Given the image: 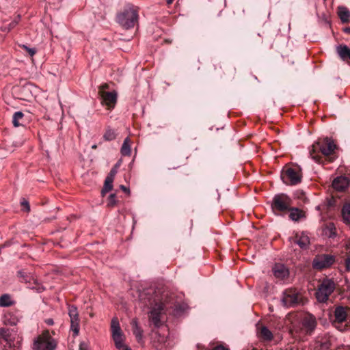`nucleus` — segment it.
<instances>
[{
    "label": "nucleus",
    "instance_id": "obj_24",
    "mask_svg": "<svg viewBox=\"0 0 350 350\" xmlns=\"http://www.w3.org/2000/svg\"><path fill=\"white\" fill-rule=\"evenodd\" d=\"M287 211L289 212V218L294 221H297L304 217V212L298 208H292L291 206L290 209Z\"/></svg>",
    "mask_w": 350,
    "mask_h": 350
},
{
    "label": "nucleus",
    "instance_id": "obj_34",
    "mask_svg": "<svg viewBox=\"0 0 350 350\" xmlns=\"http://www.w3.org/2000/svg\"><path fill=\"white\" fill-rule=\"evenodd\" d=\"M20 47L25 50L31 57H33L36 53L35 48H30L25 44H21Z\"/></svg>",
    "mask_w": 350,
    "mask_h": 350
},
{
    "label": "nucleus",
    "instance_id": "obj_1",
    "mask_svg": "<svg viewBox=\"0 0 350 350\" xmlns=\"http://www.w3.org/2000/svg\"><path fill=\"white\" fill-rule=\"evenodd\" d=\"M336 148V146L334 141L331 138L325 137L312 144L310 148V155L315 162L321 163L322 155L329 157L334 152Z\"/></svg>",
    "mask_w": 350,
    "mask_h": 350
},
{
    "label": "nucleus",
    "instance_id": "obj_36",
    "mask_svg": "<svg viewBox=\"0 0 350 350\" xmlns=\"http://www.w3.org/2000/svg\"><path fill=\"white\" fill-rule=\"evenodd\" d=\"M21 205L23 206L24 209L26 211H29L30 206H29V202L27 200L23 199V201H21Z\"/></svg>",
    "mask_w": 350,
    "mask_h": 350
},
{
    "label": "nucleus",
    "instance_id": "obj_35",
    "mask_svg": "<svg viewBox=\"0 0 350 350\" xmlns=\"http://www.w3.org/2000/svg\"><path fill=\"white\" fill-rule=\"evenodd\" d=\"M116 194H114V193H111L109 196V199H108V206H113L116 204Z\"/></svg>",
    "mask_w": 350,
    "mask_h": 350
},
{
    "label": "nucleus",
    "instance_id": "obj_44",
    "mask_svg": "<svg viewBox=\"0 0 350 350\" xmlns=\"http://www.w3.org/2000/svg\"><path fill=\"white\" fill-rule=\"evenodd\" d=\"M343 31H344L345 33H346L347 34H350V26L344 28Z\"/></svg>",
    "mask_w": 350,
    "mask_h": 350
},
{
    "label": "nucleus",
    "instance_id": "obj_6",
    "mask_svg": "<svg viewBox=\"0 0 350 350\" xmlns=\"http://www.w3.org/2000/svg\"><path fill=\"white\" fill-rule=\"evenodd\" d=\"M292 199L284 193L275 195L271 202V208L275 215L287 212L292 205Z\"/></svg>",
    "mask_w": 350,
    "mask_h": 350
},
{
    "label": "nucleus",
    "instance_id": "obj_40",
    "mask_svg": "<svg viewBox=\"0 0 350 350\" xmlns=\"http://www.w3.org/2000/svg\"><path fill=\"white\" fill-rule=\"evenodd\" d=\"M109 88V85L107 83L103 84L100 85L99 89V94L101 95V91H106L105 90Z\"/></svg>",
    "mask_w": 350,
    "mask_h": 350
},
{
    "label": "nucleus",
    "instance_id": "obj_48",
    "mask_svg": "<svg viewBox=\"0 0 350 350\" xmlns=\"http://www.w3.org/2000/svg\"><path fill=\"white\" fill-rule=\"evenodd\" d=\"M92 148H93V149H96V145H93V146H92Z\"/></svg>",
    "mask_w": 350,
    "mask_h": 350
},
{
    "label": "nucleus",
    "instance_id": "obj_9",
    "mask_svg": "<svg viewBox=\"0 0 350 350\" xmlns=\"http://www.w3.org/2000/svg\"><path fill=\"white\" fill-rule=\"evenodd\" d=\"M335 256L331 254H319L312 260V267L317 270H323L330 267L335 262Z\"/></svg>",
    "mask_w": 350,
    "mask_h": 350
},
{
    "label": "nucleus",
    "instance_id": "obj_42",
    "mask_svg": "<svg viewBox=\"0 0 350 350\" xmlns=\"http://www.w3.org/2000/svg\"><path fill=\"white\" fill-rule=\"evenodd\" d=\"M46 323L49 325H53L54 324V321L52 319H47L45 321Z\"/></svg>",
    "mask_w": 350,
    "mask_h": 350
},
{
    "label": "nucleus",
    "instance_id": "obj_10",
    "mask_svg": "<svg viewBox=\"0 0 350 350\" xmlns=\"http://www.w3.org/2000/svg\"><path fill=\"white\" fill-rule=\"evenodd\" d=\"M281 178L286 185H296L301 183V174L299 171L288 167L282 172Z\"/></svg>",
    "mask_w": 350,
    "mask_h": 350
},
{
    "label": "nucleus",
    "instance_id": "obj_43",
    "mask_svg": "<svg viewBox=\"0 0 350 350\" xmlns=\"http://www.w3.org/2000/svg\"><path fill=\"white\" fill-rule=\"evenodd\" d=\"M120 189H121L123 191H124V192H126V193H129V189L126 187H125L124 185H120Z\"/></svg>",
    "mask_w": 350,
    "mask_h": 350
},
{
    "label": "nucleus",
    "instance_id": "obj_14",
    "mask_svg": "<svg viewBox=\"0 0 350 350\" xmlns=\"http://www.w3.org/2000/svg\"><path fill=\"white\" fill-rule=\"evenodd\" d=\"M18 275L21 278V282H24L27 284H29L28 288L35 289L38 293L44 291L45 288L43 286V285L40 284L37 279H36L31 274L20 271L18 272Z\"/></svg>",
    "mask_w": 350,
    "mask_h": 350
},
{
    "label": "nucleus",
    "instance_id": "obj_13",
    "mask_svg": "<svg viewBox=\"0 0 350 350\" xmlns=\"http://www.w3.org/2000/svg\"><path fill=\"white\" fill-rule=\"evenodd\" d=\"M111 328L112 332V338L114 341L116 347L118 349L121 350L124 347H126L124 344V339L121 329L119 325V322L117 319H112Z\"/></svg>",
    "mask_w": 350,
    "mask_h": 350
},
{
    "label": "nucleus",
    "instance_id": "obj_22",
    "mask_svg": "<svg viewBox=\"0 0 350 350\" xmlns=\"http://www.w3.org/2000/svg\"><path fill=\"white\" fill-rule=\"evenodd\" d=\"M131 325L133 329V334L135 335L138 342H141L143 339V330L138 324L136 319H133L131 321Z\"/></svg>",
    "mask_w": 350,
    "mask_h": 350
},
{
    "label": "nucleus",
    "instance_id": "obj_46",
    "mask_svg": "<svg viewBox=\"0 0 350 350\" xmlns=\"http://www.w3.org/2000/svg\"><path fill=\"white\" fill-rule=\"evenodd\" d=\"M16 321H15V320H13V321H10V323L11 325H15V324H16Z\"/></svg>",
    "mask_w": 350,
    "mask_h": 350
},
{
    "label": "nucleus",
    "instance_id": "obj_11",
    "mask_svg": "<svg viewBox=\"0 0 350 350\" xmlns=\"http://www.w3.org/2000/svg\"><path fill=\"white\" fill-rule=\"evenodd\" d=\"M68 314L70 319V330L72 332L74 337L79 335L80 326H79V317L77 307L75 305H68Z\"/></svg>",
    "mask_w": 350,
    "mask_h": 350
},
{
    "label": "nucleus",
    "instance_id": "obj_19",
    "mask_svg": "<svg viewBox=\"0 0 350 350\" xmlns=\"http://www.w3.org/2000/svg\"><path fill=\"white\" fill-rule=\"evenodd\" d=\"M336 52L342 60L350 63V48L345 44H340L336 46Z\"/></svg>",
    "mask_w": 350,
    "mask_h": 350
},
{
    "label": "nucleus",
    "instance_id": "obj_25",
    "mask_svg": "<svg viewBox=\"0 0 350 350\" xmlns=\"http://www.w3.org/2000/svg\"><path fill=\"white\" fill-rule=\"evenodd\" d=\"M338 15L342 23L349 22L350 18V12L347 8L342 6L338 7Z\"/></svg>",
    "mask_w": 350,
    "mask_h": 350
},
{
    "label": "nucleus",
    "instance_id": "obj_18",
    "mask_svg": "<svg viewBox=\"0 0 350 350\" xmlns=\"http://www.w3.org/2000/svg\"><path fill=\"white\" fill-rule=\"evenodd\" d=\"M273 272L275 277L279 279H284L289 275L288 268L283 264H275L273 268Z\"/></svg>",
    "mask_w": 350,
    "mask_h": 350
},
{
    "label": "nucleus",
    "instance_id": "obj_20",
    "mask_svg": "<svg viewBox=\"0 0 350 350\" xmlns=\"http://www.w3.org/2000/svg\"><path fill=\"white\" fill-rule=\"evenodd\" d=\"M349 184V181L347 177L339 176L333 180L332 186L336 190L343 191L348 187Z\"/></svg>",
    "mask_w": 350,
    "mask_h": 350
},
{
    "label": "nucleus",
    "instance_id": "obj_30",
    "mask_svg": "<svg viewBox=\"0 0 350 350\" xmlns=\"http://www.w3.org/2000/svg\"><path fill=\"white\" fill-rule=\"evenodd\" d=\"M113 178L109 176H107L105 180L103 188L102 189L101 193L104 196L106 193L111 191L113 188Z\"/></svg>",
    "mask_w": 350,
    "mask_h": 350
},
{
    "label": "nucleus",
    "instance_id": "obj_12",
    "mask_svg": "<svg viewBox=\"0 0 350 350\" xmlns=\"http://www.w3.org/2000/svg\"><path fill=\"white\" fill-rule=\"evenodd\" d=\"M282 301L287 308L295 307L300 302V297L296 290L288 288L284 291Z\"/></svg>",
    "mask_w": 350,
    "mask_h": 350
},
{
    "label": "nucleus",
    "instance_id": "obj_28",
    "mask_svg": "<svg viewBox=\"0 0 350 350\" xmlns=\"http://www.w3.org/2000/svg\"><path fill=\"white\" fill-rule=\"evenodd\" d=\"M341 215L344 222L350 224V202L345 203L343 205Z\"/></svg>",
    "mask_w": 350,
    "mask_h": 350
},
{
    "label": "nucleus",
    "instance_id": "obj_15",
    "mask_svg": "<svg viewBox=\"0 0 350 350\" xmlns=\"http://www.w3.org/2000/svg\"><path fill=\"white\" fill-rule=\"evenodd\" d=\"M103 104L107 106L108 109H113L117 103L118 94L116 91L107 92L101 91V95Z\"/></svg>",
    "mask_w": 350,
    "mask_h": 350
},
{
    "label": "nucleus",
    "instance_id": "obj_39",
    "mask_svg": "<svg viewBox=\"0 0 350 350\" xmlns=\"http://www.w3.org/2000/svg\"><path fill=\"white\" fill-rule=\"evenodd\" d=\"M329 348V345L327 342H323L321 345L320 350H327Z\"/></svg>",
    "mask_w": 350,
    "mask_h": 350
},
{
    "label": "nucleus",
    "instance_id": "obj_3",
    "mask_svg": "<svg viewBox=\"0 0 350 350\" xmlns=\"http://www.w3.org/2000/svg\"><path fill=\"white\" fill-rule=\"evenodd\" d=\"M146 294L144 293L139 294V299L143 301L145 306L151 307L150 311L149 319L156 327H159L162 325L161 321V315L163 310V305L161 303H157L152 299V296H149L146 301L144 297Z\"/></svg>",
    "mask_w": 350,
    "mask_h": 350
},
{
    "label": "nucleus",
    "instance_id": "obj_31",
    "mask_svg": "<svg viewBox=\"0 0 350 350\" xmlns=\"http://www.w3.org/2000/svg\"><path fill=\"white\" fill-rule=\"evenodd\" d=\"M14 304L10 295L4 294L0 297V306L8 307Z\"/></svg>",
    "mask_w": 350,
    "mask_h": 350
},
{
    "label": "nucleus",
    "instance_id": "obj_8",
    "mask_svg": "<svg viewBox=\"0 0 350 350\" xmlns=\"http://www.w3.org/2000/svg\"><path fill=\"white\" fill-rule=\"evenodd\" d=\"M349 308L344 306H337L335 308L334 311V323L336 325V327L340 329V331H345L350 327V325H347L345 324L342 325V324L346 322L348 319V311Z\"/></svg>",
    "mask_w": 350,
    "mask_h": 350
},
{
    "label": "nucleus",
    "instance_id": "obj_29",
    "mask_svg": "<svg viewBox=\"0 0 350 350\" xmlns=\"http://www.w3.org/2000/svg\"><path fill=\"white\" fill-rule=\"evenodd\" d=\"M24 118V113L22 111H16L13 114L12 116V124L14 127H18L23 125L21 122Z\"/></svg>",
    "mask_w": 350,
    "mask_h": 350
},
{
    "label": "nucleus",
    "instance_id": "obj_23",
    "mask_svg": "<svg viewBox=\"0 0 350 350\" xmlns=\"http://www.w3.org/2000/svg\"><path fill=\"white\" fill-rule=\"evenodd\" d=\"M21 15L18 14L16 16L10 23H3V25L1 27V31L4 32L10 31L18 24V23L21 21Z\"/></svg>",
    "mask_w": 350,
    "mask_h": 350
},
{
    "label": "nucleus",
    "instance_id": "obj_38",
    "mask_svg": "<svg viewBox=\"0 0 350 350\" xmlns=\"http://www.w3.org/2000/svg\"><path fill=\"white\" fill-rule=\"evenodd\" d=\"M79 350H88V345L85 342H81L79 345Z\"/></svg>",
    "mask_w": 350,
    "mask_h": 350
},
{
    "label": "nucleus",
    "instance_id": "obj_26",
    "mask_svg": "<svg viewBox=\"0 0 350 350\" xmlns=\"http://www.w3.org/2000/svg\"><path fill=\"white\" fill-rule=\"evenodd\" d=\"M154 342H156V340H157L158 342V345H155V347L157 349H159V350H161L163 347H166L167 345H165V343L167 342V337H165V336H161L160 334H159L158 332H155L154 334Z\"/></svg>",
    "mask_w": 350,
    "mask_h": 350
},
{
    "label": "nucleus",
    "instance_id": "obj_47",
    "mask_svg": "<svg viewBox=\"0 0 350 350\" xmlns=\"http://www.w3.org/2000/svg\"><path fill=\"white\" fill-rule=\"evenodd\" d=\"M174 0H167V4H171L173 2Z\"/></svg>",
    "mask_w": 350,
    "mask_h": 350
},
{
    "label": "nucleus",
    "instance_id": "obj_4",
    "mask_svg": "<svg viewBox=\"0 0 350 350\" xmlns=\"http://www.w3.org/2000/svg\"><path fill=\"white\" fill-rule=\"evenodd\" d=\"M57 347L56 340L51 336L49 331L45 330L34 339L33 350H55Z\"/></svg>",
    "mask_w": 350,
    "mask_h": 350
},
{
    "label": "nucleus",
    "instance_id": "obj_7",
    "mask_svg": "<svg viewBox=\"0 0 350 350\" xmlns=\"http://www.w3.org/2000/svg\"><path fill=\"white\" fill-rule=\"evenodd\" d=\"M0 338L3 340V350H21V340L18 337H11L8 329L0 328Z\"/></svg>",
    "mask_w": 350,
    "mask_h": 350
},
{
    "label": "nucleus",
    "instance_id": "obj_37",
    "mask_svg": "<svg viewBox=\"0 0 350 350\" xmlns=\"http://www.w3.org/2000/svg\"><path fill=\"white\" fill-rule=\"evenodd\" d=\"M345 267L347 271H350V257H347L345 260Z\"/></svg>",
    "mask_w": 350,
    "mask_h": 350
},
{
    "label": "nucleus",
    "instance_id": "obj_17",
    "mask_svg": "<svg viewBox=\"0 0 350 350\" xmlns=\"http://www.w3.org/2000/svg\"><path fill=\"white\" fill-rule=\"evenodd\" d=\"M290 241L299 245L302 250L308 249L310 245L309 237L304 232L297 233L295 237L290 238Z\"/></svg>",
    "mask_w": 350,
    "mask_h": 350
},
{
    "label": "nucleus",
    "instance_id": "obj_21",
    "mask_svg": "<svg viewBox=\"0 0 350 350\" xmlns=\"http://www.w3.org/2000/svg\"><path fill=\"white\" fill-rule=\"evenodd\" d=\"M258 338L265 342H270L273 339V333L266 326L260 327L257 332Z\"/></svg>",
    "mask_w": 350,
    "mask_h": 350
},
{
    "label": "nucleus",
    "instance_id": "obj_41",
    "mask_svg": "<svg viewBox=\"0 0 350 350\" xmlns=\"http://www.w3.org/2000/svg\"><path fill=\"white\" fill-rule=\"evenodd\" d=\"M212 350H229L228 348L222 346V345H218L213 348Z\"/></svg>",
    "mask_w": 350,
    "mask_h": 350
},
{
    "label": "nucleus",
    "instance_id": "obj_33",
    "mask_svg": "<svg viewBox=\"0 0 350 350\" xmlns=\"http://www.w3.org/2000/svg\"><path fill=\"white\" fill-rule=\"evenodd\" d=\"M121 163H122V161L121 160H119L115 165L114 166L112 167V169L110 170V172L109 173V174L107 175L109 177H111L113 178H114V176H116V174H117L118 172V168L120 167L121 165Z\"/></svg>",
    "mask_w": 350,
    "mask_h": 350
},
{
    "label": "nucleus",
    "instance_id": "obj_32",
    "mask_svg": "<svg viewBox=\"0 0 350 350\" xmlns=\"http://www.w3.org/2000/svg\"><path fill=\"white\" fill-rule=\"evenodd\" d=\"M116 137V133L112 129L108 128L103 135V139L105 141H112Z\"/></svg>",
    "mask_w": 350,
    "mask_h": 350
},
{
    "label": "nucleus",
    "instance_id": "obj_2",
    "mask_svg": "<svg viewBox=\"0 0 350 350\" xmlns=\"http://www.w3.org/2000/svg\"><path fill=\"white\" fill-rule=\"evenodd\" d=\"M138 10L133 5H126L116 17L117 22L126 29L134 27L138 23Z\"/></svg>",
    "mask_w": 350,
    "mask_h": 350
},
{
    "label": "nucleus",
    "instance_id": "obj_16",
    "mask_svg": "<svg viewBox=\"0 0 350 350\" xmlns=\"http://www.w3.org/2000/svg\"><path fill=\"white\" fill-rule=\"evenodd\" d=\"M302 328L307 334H311L317 326L315 317L311 314H307L301 319Z\"/></svg>",
    "mask_w": 350,
    "mask_h": 350
},
{
    "label": "nucleus",
    "instance_id": "obj_45",
    "mask_svg": "<svg viewBox=\"0 0 350 350\" xmlns=\"http://www.w3.org/2000/svg\"><path fill=\"white\" fill-rule=\"evenodd\" d=\"M347 249L348 250H350V241L348 243V244L347 245Z\"/></svg>",
    "mask_w": 350,
    "mask_h": 350
},
{
    "label": "nucleus",
    "instance_id": "obj_5",
    "mask_svg": "<svg viewBox=\"0 0 350 350\" xmlns=\"http://www.w3.org/2000/svg\"><path fill=\"white\" fill-rule=\"evenodd\" d=\"M335 288L336 284L332 279H323L315 293L316 299L319 302H326L330 295L334 291Z\"/></svg>",
    "mask_w": 350,
    "mask_h": 350
},
{
    "label": "nucleus",
    "instance_id": "obj_27",
    "mask_svg": "<svg viewBox=\"0 0 350 350\" xmlns=\"http://www.w3.org/2000/svg\"><path fill=\"white\" fill-rule=\"evenodd\" d=\"M131 139L129 137H126L123 142L122 145L120 152L122 156H130L131 153Z\"/></svg>",
    "mask_w": 350,
    "mask_h": 350
}]
</instances>
